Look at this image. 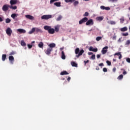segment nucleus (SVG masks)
I'll list each match as a JSON object with an SVG mask.
<instances>
[{
	"instance_id": "obj_23",
	"label": "nucleus",
	"mask_w": 130,
	"mask_h": 130,
	"mask_svg": "<svg viewBox=\"0 0 130 130\" xmlns=\"http://www.w3.org/2000/svg\"><path fill=\"white\" fill-rule=\"evenodd\" d=\"M108 24H110L111 25H115L116 24V22L114 21H110L108 22Z\"/></svg>"
},
{
	"instance_id": "obj_39",
	"label": "nucleus",
	"mask_w": 130,
	"mask_h": 130,
	"mask_svg": "<svg viewBox=\"0 0 130 130\" xmlns=\"http://www.w3.org/2000/svg\"><path fill=\"white\" fill-rule=\"evenodd\" d=\"M27 47L29 48V49H31V48L32 47H33V45H32L28 44L27 45Z\"/></svg>"
},
{
	"instance_id": "obj_5",
	"label": "nucleus",
	"mask_w": 130,
	"mask_h": 130,
	"mask_svg": "<svg viewBox=\"0 0 130 130\" xmlns=\"http://www.w3.org/2000/svg\"><path fill=\"white\" fill-rule=\"evenodd\" d=\"M9 8H10V5H4L2 7V10L4 12H7L9 10Z\"/></svg>"
},
{
	"instance_id": "obj_4",
	"label": "nucleus",
	"mask_w": 130,
	"mask_h": 130,
	"mask_svg": "<svg viewBox=\"0 0 130 130\" xmlns=\"http://www.w3.org/2000/svg\"><path fill=\"white\" fill-rule=\"evenodd\" d=\"M12 33H13V30L10 27H8L6 29V34L9 35V36H11L12 35Z\"/></svg>"
},
{
	"instance_id": "obj_19",
	"label": "nucleus",
	"mask_w": 130,
	"mask_h": 130,
	"mask_svg": "<svg viewBox=\"0 0 130 130\" xmlns=\"http://www.w3.org/2000/svg\"><path fill=\"white\" fill-rule=\"evenodd\" d=\"M71 63L72 67H75V68H77V67H78V64H77L75 61H71Z\"/></svg>"
},
{
	"instance_id": "obj_37",
	"label": "nucleus",
	"mask_w": 130,
	"mask_h": 130,
	"mask_svg": "<svg viewBox=\"0 0 130 130\" xmlns=\"http://www.w3.org/2000/svg\"><path fill=\"white\" fill-rule=\"evenodd\" d=\"M11 17L13 18V19H15L16 17H17V14L14 13L11 15Z\"/></svg>"
},
{
	"instance_id": "obj_41",
	"label": "nucleus",
	"mask_w": 130,
	"mask_h": 130,
	"mask_svg": "<svg viewBox=\"0 0 130 130\" xmlns=\"http://www.w3.org/2000/svg\"><path fill=\"white\" fill-rule=\"evenodd\" d=\"M122 36H128V32L122 34Z\"/></svg>"
},
{
	"instance_id": "obj_20",
	"label": "nucleus",
	"mask_w": 130,
	"mask_h": 130,
	"mask_svg": "<svg viewBox=\"0 0 130 130\" xmlns=\"http://www.w3.org/2000/svg\"><path fill=\"white\" fill-rule=\"evenodd\" d=\"M50 28H51V26H47V25L44 26V29L45 30H47V31H49V29H50Z\"/></svg>"
},
{
	"instance_id": "obj_40",
	"label": "nucleus",
	"mask_w": 130,
	"mask_h": 130,
	"mask_svg": "<svg viewBox=\"0 0 130 130\" xmlns=\"http://www.w3.org/2000/svg\"><path fill=\"white\" fill-rule=\"evenodd\" d=\"M106 63H107L108 66H111V62H110V61L107 60Z\"/></svg>"
},
{
	"instance_id": "obj_55",
	"label": "nucleus",
	"mask_w": 130,
	"mask_h": 130,
	"mask_svg": "<svg viewBox=\"0 0 130 130\" xmlns=\"http://www.w3.org/2000/svg\"><path fill=\"white\" fill-rule=\"evenodd\" d=\"M126 74H127V72H126V71H125V70H124L123 72V75H126Z\"/></svg>"
},
{
	"instance_id": "obj_10",
	"label": "nucleus",
	"mask_w": 130,
	"mask_h": 130,
	"mask_svg": "<svg viewBox=\"0 0 130 130\" xmlns=\"http://www.w3.org/2000/svg\"><path fill=\"white\" fill-rule=\"evenodd\" d=\"M89 51H93V52H97L98 51V49L97 48H93V47L90 46L89 49Z\"/></svg>"
},
{
	"instance_id": "obj_28",
	"label": "nucleus",
	"mask_w": 130,
	"mask_h": 130,
	"mask_svg": "<svg viewBox=\"0 0 130 130\" xmlns=\"http://www.w3.org/2000/svg\"><path fill=\"white\" fill-rule=\"evenodd\" d=\"M118 80H122V79H123V75H122V74L120 75L118 78H117Z\"/></svg>"
},
{
	"instance_id": "obj_1",
	"label": "nucleus",
	"mask_w": 130,
	"mask_h": 130,
	"mask_svg": "<svg viewBox=\"0 0 130 130\" xmlns=\"http://www.w3.org/2000/svg\"><path fill=\"white\" fill-rule=\"evenodd\" d=\"M84 52V50L83 49L81 50L80 51V49L79 48H77L75 49V54H78L76 56L77 58H79L81 55L83 54V53Z\"/></svg>"
},
{
	"instance_id": "obj_22",
	"label": "nucleus",
	"mask_w": 130,
	"mask_h": 130,
	"mask_svg": "<svg viewBox=\"0 0 130 130\" xmlns=\"http://www.w3.org/2000/svg\"><path fill=\"white\" fill-rule=\"evenodd\" d=\"M6 58H7V55L6 54H3L2 55V60H3V61H5V60H6Z\"/></svg>"
},
{
	"instance_id": "obj_18",
	"label": "nucleus",
	"mask_w": 130,
	"mask_h": 130,
	"mask_svg": "<svg viewBox=\"0 0 130 130\" xmlns=\"http://www.w3.org/2000/svg\"><path fill=\"white\" fill-rule=\"evenodd\" d=\"M61 58L62 59H66V55L64 54V52L62 51L61 52Z\"/></svg>"
},
{
	"instance_id": "obj_50",
	"label": "nucleus",
	"mask_w": 130,
	"mask_h": 130,
	"mask_svg": "<svg viewBox=\"0 0 130 130\" xmlns=\"http://www.w3.org/2000/svg\"><path fill=\"white\" fill-rule=\"evenodd\" d=\"M101 9L102 10H105V7L104 6H101Z\"/></svg>"
},
{
	"instance_id": "obj_16",
	"label": "nucleus",
	"mask_w": 130,
	"mask_h": 130,
	"mask_svg": "<svg viewBox=\"0 0 130 130\" xmlns=\"http://www.w3.org/2000/svg\"><path fill=\"white\" fill-rule=\"evenodd\" d=\"M44 46V44L42 42H40L39 44H38V46L39 47H40V48H43Z\"/></svg>"
},
{
	"instance_id": "obj_3",
	"label": "nucleus",
	"mask_w": 130,
	"mask_h": 130,
	"mask_svg": "<svg viewBox=\"0 0 130 130\" xmlns=\"http://www.w3.org/2000/svg\"><path fill=\"white\" fill-rule=\"evenodd\" d=\"M87 21H88V18L84 17L83 18H82L81 20H80L79 21V25H82V24H83V23H86V22H87Z\"/></svg>"
},
{
	"instance_id": "obj_63",
	"label": "nucleus",
	"mask_w": 130,
	"mask_h": 130,
	"mask_svg": "<svg viewBox=\"0 0 130 130\" xmlns=\"http://www.w3.org/2000/svg\"><path fill=\"white\" fill-rule=\"evenodd\" d=\"M96 70L97 71H99V70H100L99 67H96Z\"/></svg>"
},
{
	"instance_id": "obj_64",
	"label": "nucleus",
	"mask_w": 130,
	"mask_h": 130,
	"mask_svg": "<svg viewBox=\"0 0 130 130\" xmlns=\"http://www.w3.org/2000/svg\"><path fill=\"white\" fill-rule=\"evenodd\" d=\"M14 54H15V53H14V52H11V53H10V55H14Z\"/></svg>"
},
{
	"instance_id": "obj_54",
	"label": "nucleus",
	"mask_w": 130,
	"mask_h": 130,
	"mask_svg": "<svg viewBox=\"0 0 130 130\" xmlns=\"http://www.w3.org/2000/svg\"><path fill=\"white\" fill-rule=\"evenodd\" d=\"M96 57L97 58H100V57H101V55L100 54H98L96 55Z\"/></svg>"
},
{
	"instance_id": "obj_9",
	"label": "nucleus",
	"mask_w": 130,
	"mask_h": 130,
	"mask_svg": "<svg viewBox=\"0 0 130 130\" xmlns=\"http://www.w3.org/2000/svg\"><path fill=\"white\" fill-rule=\"evenodd\" d=\"M9 59L10 61V63H11V64H13L14 63V61H15V58H14V56H10L9 57Z\"/></svg>"
},
{
	"instance_id": "obj_27",
	"label": "nucleus",
	"mask_w": 130,
	"mask_h": 130,
	"mask_svg": "<svg viewBox=\"0 0 130 130\" xmlns=\"http://www.w3.org/2000/svg\"><path fill=\"white\" fill-rule=\"evenodd\" d=\"M78 5H79V1H75L74 3H73V5L74 6V7H76V6H78Z\"/></svg>"
},
{
	"instance_id": "obj_2",
	"label": "nucleus",
	"mask_w": 130,
	"mask_h": 130,
	"mask_svg": "<svg viewBox=\"0 0 130 130\" xmlns=\"http://www.w3.org/2000/svg\"><path fill=\"white\" fill-rule=\"evenodd\" d=\"M52 18V15H45L41 16L42 20H49Z\"/></svg>"
},
{
	"instance_id": "obj_11",
	"label": "nucleus",
	"mask_w": 130,
	"mask_h": 130,
	"mask_svg": "<svg viewBox=\"0 0 130 130\" xmlns=\"http://www.w3.org/2000/svg\"><path fill=\"white\" fill-rule=\"evenodd\" d=\"M25 18L28 19L29 20H34V17L30 15H25Z\"/></svg>"
},
{
	"instance_id": "obj_43",
	"label": "nucleus",
	"mask_w": 130,
	"mask_h": 130,
	"mask_svg": "<svg viewBox=\"0 0 130 130\" xmlns=\"http://www.w3.org/2000/svg\"><path fill=\"white\" fill-rule=\"evenodd\" d=\"M120 52H118V53H115V54H114V55H117L118 56H119V55H120Z\"/></svg>"
},
{
	"instance_id": "obj_57",
	"label": "nucleus",
	"mask_w": 130,
	"mask_h": 130,
	"mask_svg": "<svg viewBox=\"0 0 130 130\" xmlns=\"http://www.w3.org/2000/svg\"><path fill=\"white\" fill-rule=\"evenodd\" d=\"M113 40H116V36H114L113 37V38H112Z\"/></svg>"
},
{
	"instance_id": "obj_56",
	"label": "nucleus",
	"mask_w": 130,
	"mask_h": 130,
	"mask_svg": "<svg viewBox=\"0 0 130 130\" xmlns=\"http://www.w3.org/2000/svg\"><path fill=\"white\" fill-rule=\"evenodd\" d=\"M35 30H36V28H32L31 29V31L34 33V32H35Z\"/></svg>"
},
{
	"instance_id": "obj_33",
	"label": "nucleus",
	"mask_w": 130,
	"mask_h": 130,
	"mask_svg": "<svg viewBox=\"0 0 130 130\" xmlns=\"http://www.w3.org/2000/svg\"><path fill=\"white\" fill-rule=\"evenodd\" d=\"M120 23L121 24H123V22H124V18L122 17L120 19Z\"/></svg>"
},
{
	"instance_id": "obj_6",
	"label": "nucleus",
	"mask_w": 130,
	"mask_h": 130,
	"mask_svg": "<svg viewBox=\"0 0 130 130\" xmlns=\"http://www.w3.org/2000/svg\"><path fill=\"white\" fill-rule=\"evenodd\" d=\"M108 46H105V47H104L102 49L101 51L102 54H106L108 51Z\"/></svg>"
},
{
	"instance_id": "obj_30",
	"label": "nucleus",
	"mask_w": 130,
	"mask_h": 130,
	"mask_svg": "<svg viewBox=\"0 0 130 130\" xmlns=\"http://www.w3.org/2000/svg\"><path fill=\"white\" fill-rule=\"evenodd\" d=\"M21 45H22V46H26V43L24 41H21Z\"/></svg>"
},
{
	"instance_id": "obj_17",
	"label": "nucleus",
	"mask_w": 130,
	"mask_h": 130,
	"mask_svg": "<svg viewBox=\"0 0 130 130\" xmlns=\"http://www.w3.org/2000/svg\"><path fill=\"white\" fill-rule=\"evenodd\" d=\"M96 20L97 21H99L100 22H101V21L103 20V17L102 16L98 17L96 18Z\"/></svg>"
},
{
	"instance_id": "obj_8",
	"label": "nucleus",
	"mask_w": 130,
	"mask_h": 130,
	"mask_svg": "<svg viewBox=\"0 0 130 130\" xmlns=\"http://www.w3.org/2000/svg\"><path fill=\"white\" fill-rule=\"evenodd\" d=\"M52 50V48H48L46 50H45V52L47 55H49L51 53V51Z\"/></svg>"
},
{
	"instance_id": "obj_26",
	"label": "nucleus",
	"mask_w": 130,
	"mask_h": 130,
	"mask_svg": "<svg viewBox=\"0 0 130 130\" xmlns=\"http://www.w3.org/2000/svg\"><path fill=\"white\" fill-rule=\"evenodd\" d=\"M10 9H12V10H17V7L16 6H9Z\"/></svg>"
},
{
	"instance_id": "obj_21",
	"label": "nucleus",
	"mask_w": 130,
	"mask_h": 130,
	"mask_svg": "<svg viewBox=\"0 0 130 130\" xmlns=\"http://www.w3.org/2000/svg\"><path fill=\"white\" fill-rule=\"evenodd\" d=\"M64 75H69V73H68V72H67L66 71H63V72L60 73V75L61 76H63Z\"/></svg>"
},
{
	"instance_id": "obj_49",
	"label": "nucleus",
	"mask_w": 130,
	"mask_h": 130,
	"mask_svg": "<svg viewBox=\"0 0 130 130\" xmlns=\"http://www.w3.org/2000/svg\"><path fill=\"white\" fill-rule=\"evenodd\" d=\"M105 10H106V11H109V10H110V8H109V7H105Z\"/></svg>"
},
{
	"instance_id": "obj_45",
	"label": "nucleus",
	"mask_w": 130,
	"mask_h": 130,
	"mask_svg": "<svg viewBox=\"0 0 130 130\" xmlns=\"http://www.w3.org/2000/svg\"><path fill=\"white\" fill-rule=\"evenodd\" d=\"M59 0H50V4H52V3H54V2H57Z\"/></svg>"
},
{
	"instance_id": "obj_29",
	"label": "nucleus",
	"mask_w": 130,
	"mask_h": 130,
	"mask_svg": "<svg viewBox=\"0 0 130 130\" xmlns=\"http://www.w3.org/2000/svg\"><path fill=\"white\" fill-rule=\"evenodd\" d=\"M54 31L55 32H58V31H59V27L58 26H55V29Z\"/></svg>"
},
{
	"instance_id": "obj_13",
	"label": "nucleus",
	"mask_w": 130,
	"mask_h": 130,
	"mask_svg": "<svg viewBox=\"0 0 130 130\" xmlns=\"http://www.w3.org/2000/svg\"><path fill=\"white\" fill-rule=\"evenodd\" d=\"M49 48H54V47H55V43H51L49 45H48Z\"/></svg>"
},
{
	"instance_id": "obj_59",
	"label": "nucleus",
	"mask_w": 130,
	"mask_h": 130,
	"mask_svg": "<svg viewBox=\"0 0 130 130\" xmlns=\"http://www.w3.org/2000/svg\"><path fill=\"white\" fill-rule=\"evenodd\" d=\"M122 57V56L121 55V54L119 55V59H121V58Z\"/></svg>"
},
{
	"instance_id": "obj_31",
	"label": "nucleus",
	"mask_w": 130,
	"mask_h": 130,
	"mask_svg": "<svg viewBox=\"0 0 130 130\" xmlns=\"http://www.w3.org/2000/svg\"><path fill=\"white\" fill-rule=\"evenodd\" d=\"M62 19V16L61 15H59L58 18L56 19V21H60Z\"/></svg>"
},
{
	"instance_id": "obj_61",
	"label": "nucleus",
	"mask_w": 130,
	"mask_h": 130,
	"mask_svg": "<svg viewBox=\"0 0 130 130\" xmlns=\"http://www.w3.org/2000/svg\"><path fill=\"white\" fill-rule=\"evenodd\" d=\"M29 34H32V33H34L33 32V31H32V30H30L29 31Z\"/></svg>"
},
{
	"instance_id": "obj_36",
	"label": "nucleus",
	"mask_w": 130,
	"mask_h": 130,
	"mask_svg": "<svg viewBox=\"0 0 130 130\" xmlns=\"http://www.w3.org/2000/svg\"><path fill=\"white\" fill-rule=\"evenodd\" d=\"M101 39H102V37H98L96 38V41H100V40H101Z\"/></svg>"
},
{
	"instance_id": "obj_52",
	"label": "nucleus",
	"mask_w": 130,
	"mask_h": 130,
	"mask_svg": "<svg viewBox=\"0 0 130 130\" xmlns=\"http://www.w3.org/2000/svg\"><path fill=\"white\" fill-rule=\"evenodd\" d=\"M118 0H110V2H111L112 3H115L116 2H117Z\"/></svg>"
},
{
	"instance_id": "obj_7",
	"label": "nucleus",
	"mask_w": 130,
	"mask_h": 130,
	"mask_svg": "<svg viewBox=\"0 0 130 130\" xmlns=\"http://www.w3.org/2000/svg\"><path fill=\"white\" fill-rule=\"evenodd\" d=\"M86 26H89L90 25H94V21H93V19L88 20L86 22Z\"/></svg>"
},
{
	"instance_id": "obj_53",
	"label": "nucleus",
	"mask_w": 130,
	"mask_h": 130,
	"mask_svg": "<svg viewBox=\"0 0 130 130\" xmlns=\"http://www.w3.org/2000/svg\"><path fill=\"white\" fill-rule=\"evenodd\" d=\"M99 66L100 67H104V64L103 63H101L99 64Z\"/></svg>"
},
{
	"instance_id": "obj_35",
	"label": "nucleus",
	"mask_w": 130,
	"mask_h": 130,
	"mask_svg": "<svg viewBox=\"0 0 130 130\" xmlns=\"http://www.w3.org/2000/svg\"><path fill=\"white\" fill-rule=\"evenodd\" d=\"M130 45V40H128L126 41L125 45Z\"/></svg>"
},
{
	"instance_id": "obj_34",
	"label": "nucleus",
	"mask_w": 130,
	"mask_h": 130,
	"mask_svg": "<svg viewBox=\"0 0 130 130\" xmlns=\"http://www.w3.org/2000/svg\"><path fill=\"white\" fill-rule=\"evenodd\" d=\"M11 19H10L9 18H7L6 19V23H7V24L10 23L11 22Z\"/></svg>"
},
{
	"instance_id": "obj_12",
	"label": "nucleus",
	"mask_w": 130,
	"mask_h": 130,
	"mask_svg": "<svg viewBox=\"0 0 130 130\" xmlns=\"http://www.w3.org/2000/svg\"><path fill=\"white\" fill-rule=\"evenodd\" d=\"M48 33L49 34H54L55 30L53 28H51V27L49 29Z\"/></svg>"
},
{
	"instance_id": "obj_24",
	"label": "nucleus",
	"mask_w": 130,
	"mask_h": 130,
	"mask_svg": "<svg viewBox=\"0 0 130 130\" xmlns=\"http://www.w3.org/2000/svg\"><path fill=\"white\" fill-rule=\"evenodd\" d=\"M61 4V3L60 2H56L54 4V5L56 6V7H60Z\"/></svg>"
},
{
	"instance_id": "obj_46",
	"label": "nucleus",
	"mask_w": 130,
	"mask_h": 130,
	"mask_svg": "<svg viewBox=\"0 0 130 130\" xmlns=\"http://www.w3.org/2000/svg\"><path fill=\"white\" fill-rule=\"evenodd\" d=\"M126 61H127V62H129V63H130V58H127L126 59Z\"/></svg>"
},
{
	"instance_id": "obj_60",
	"label": "nucleus",
	"mask_w": 130,
	"mask_h": 130,
	"mask_svg": "<svg viewBox=\"0 0 130 130\" xmlns=\"http://www.w3.org/2000/svg\"><path fill=\"white\" fill-rule=\"evenodd\" d=\"M67 81H68V82H70V81H71V77H68L67 79Z\"/></svg>"
},
{
	"instance_id": "obj_38",
	"label": "nucleus",
	"mask_w": 130,
	"mask_h": 130,
	"mask_svg": "<svg viewBox=\"0 0 130 130\" xmlns=\"http://www.w3.org/2000/svg\"><path fill=\"white\" fill-rule=\"evenodd\" d=\"M89 16V13L86 12L83 14V17H88Z\"/></svg>"
},
{
	"instance_id": "obj_15",
	"label": "nucleus",
	"mask_w": 130,
	"mask_h": 130,
	"mask_svg": "<svg viewBox=\"0 0 130 130\" xmlns=\"http://www.w3.org/2000/svg\"><path fill=\"white\" fill-rule=\"evenodd\" d=\"M18 31L20 33H23V34L26 33V30L25 29H22V28L18 29Z\"/></svg>"
},
{
	"instance_id": "obj_62",
	"label": "nucleus",
	"mask_w": 130,
	"mask_h": 130,
	"mask_svg": "<svg viewBox=\"0 0 130 130\" xmlns=\"http://www.w3.org/2000/svg\"><path fill=\"white\" fill-rule=\"evenodd\" d=\"M3 21H4V19H3L2 18L0 17V22H3Z\"/></svg>"
},
{
	"instance_id": "obj_25",
	"label": "nucleus",
	"mask_w": 130,
	"mask_h": 130,
	"mask_svg": "<svg viewBox=\"0 0 130 130\" xmlns=\"http://www.w3.org/2000/svg\"><path fill=\"white\" fill-rule=\"evenodd\" d=\"M121 31L122 32H124V31H127V27H124L121 28Z\"/></svg>"
},
{
	"instance_id": "obj_51",
	"label": "nucleus",
	"mask_w": 130,
	"mask_h": 130,
	"mask_svg": "<svg viewBox=\"0 0 130 130\" xmlns=\"http://www.w3.org/2000/svg\"><path fill=\"white\" fill-rule=\"evenodd\" d=\"M113 73H115L116 72V68H114L112 70Z\"/></svg>"
},
{
	"instance_id": "obj_32",
	"label": "nucleus",
	"mask_w": 130,
	"mask_h": 130,
	"mask_svg": "<svg viewBox=\"0 0 130 130\" xmlns=\"http://www.w3.org/2000/svg\"><path fill=\"white\" fill-rule=\"evenodd\" d=\"M76 0H65L66 3H74Z\"/></svg>"
},
{
	"instance_id": "obj_42",
	"label": "nucleus",
	"mask_w": 130,
	"mask_h": 130,
	"mask_svg": "<svg viewBox=\"0 0 130 130\" xmlns=\"http://www.w3.org/2000/svg\"><path fill=\"white\" fill-rule=\"evenodd\" d=\"M95 56H96L95 55V54L92 55V56L91 57V59H95Z\"/></svg>"
},
{
	"instance_id": "obj_47",
	"label": "nucleus",
	"mask_w": 130,
	"mask_h": 130,
	"mask_svg": "<svg viewBox=\"0 0 130 130\" xmlns=\"http://www.w3.org/2000/svg\"><path fill=\"white\" fill-rule=\"evenodd\" d=\"M36 32H40V31H41V29H40L38 28H36Z\"/></svg>"
},
{
	"instance_id": "obj_14",
	"label": "nucleus",
	"mask_w": 130,
	"mask_h": 130,
	"mask_svg": "<svg viewBox=\"0 0 130 130\" xmlns=\"http://www.w3.org/2000/svg\"><path fill=\"white\" fill-rule=\"evenodd\" d=\"M10 4L11 6H13V5H17V0H11Z\"/></svg>"
},
{
	"instance_id": "obj_48",
	"label": "nucleus",
	"mask_w": 130,
	"mask_h": 130,
	"mask_svg": "<svg viewBox=\"0 0 130 130\" xmlns=\"http://www.w3.org/2000/svg\"><path fill=\"white\" fill-rule=\"evenodd\" d=\"M84 66H86V64L88 63L89 62V60H87V61L85 60L84 61Z\"/></svg>"
},
{
	"instance_id": "obj_44",
	"label": "nucleus",
	"mask_w": 130,
	"mask_h": 130,
	"mask_svg": "<svg viewBox=\"0 0 130 130\" xmlns=\"http://www.w3.org/2000/svg\"><path fill=\"white\" fill-rule=\"evenodd\" d=\"M103 71L105 73H106V72H107V69L106 68H103Z\"/></svg>"
},
{
	"instance_id": "obj_58",
	"label": "nucleus",
	"mask_w": 130,
	"mask_h": 130,
	"mask_svg": "<svg viewBox=\"0 0 130 130\" xmlns=\"http://www.w3.org/2000/svg\"><path fill=\"white\" fill-rule=\"evenodd\" d=\"M88 55H92V54H93V53H92V52H89L88 53Z\"/></svg>"
}]
</instances>
